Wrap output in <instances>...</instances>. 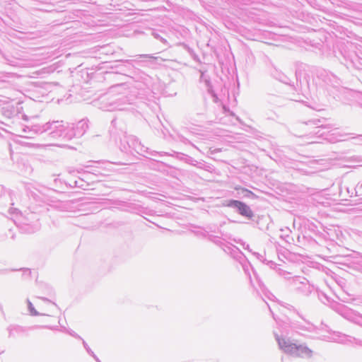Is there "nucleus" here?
<instances>
[{
	"label": "nucleus",
	"instance_id": "obj_1",
	"mask_svg": "<svg viewBox=\"0 0 362 362\" xmlns=\"http://www.w3.org/2000/svg\"><path fill=\"white\" fill-rule=\"evenodd\" d=\"M279 345L281 349L286 353L293 355L296 357L310 356L312 351L308 347L298 346L296 344L291 343L290 341L285 338H279L278 339Z\"/></svg>",
	"mask_w": 362,
	"mask_h": 362
},
{
	"label": "nucleus",
	"instance_id": "obj_3",
	"mask_svg": "<svg viewBox=\"0 0 362 362\" xmlns=\"http://www.w3.org/2000/svg\"><path fill=\"white\" fill-rule=\"evenodd\" d=\"M228 206H234L237 207L238 209L240 214L242 216H246L249 218H251L253 216V213L250 209V207L240 201L231 200L228 204Z\"/></svg>",
	"mask_w": 362,
	"mask_h": 362
},
{
	"label": "nucleus",
	"instance_id": "obj_2",
	"mask_svg": "<svg viewBox=\"0 0 362 362\" xmlns=\"http://www.w3.org/2000/svg\"><path fill=\"white\" fill-rule=\"evenodd\" d=\"M37 306L40 311L33 312L34 309L32 306V304H29V308L33 315H49V311H50V313L53 314L59 313L57 306L54 303L48 300H40L37 303Z\"/></svg>",
	"mask_w": 362,
	"mask_h": 362
},
{
	"label": "nucleus",
	"instance_id": "obj_4",
	"mask_svg": "<svg viewBox=\"0 0 362 362\" xmlns=\"http://www.w3.org/2000/svg\"><path fill=\"white\" fill-rule=\"evenodd\" d=\"M243 191H245L247 193L250 194H252V195H254V194L251 192V191H249L247 189H243Z\"/></svg>",
	"mask_w": 362,
	"mask_h": 362
}]
</instances>
